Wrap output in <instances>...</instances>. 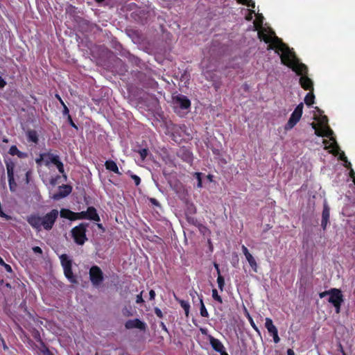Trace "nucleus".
I'll list each match as a JSON object with an SVG mask.
<instances>
[{
	"label": "nucleus",
	"mask_w": 355,
	"mask_h": 355,
	"mask_svg": "<svg viewBox=\"0 0 355 355\" xmlns=\"http://www.w3.org/2000/svg\"><path fill=\"white\" fill-rule=\"evenodd\" d=\"M339 159L345 162V166L349 169V176L352 178L354 183L355 184V172L352 168V164L348 162L347 157L343 152L340 153Z\"/></svg>",
	"instance_id": "14"
},
{
	"label": "nucleus",
	"mask_w": 355,
	"mask_h": 355,
	"mask_svg": "<svg viewBox=\"0 0 355 355\" xmlns=\"http://www.w3.org/2000/svg\"><path fill=\"white\" fill-rule=\"evenodd\" d=\"M63 107H64L63 114L69 115V109L67 108V107L64 104L63 105Z\"/></svg>",
	"instance_id": "49"
},
{
	"label": "nucleus",
	"mask_w": 355,
	"mask_h": 355,
	"mask_svg": "<svg viewBox=\"0 0 355 355\" xmlns=\"http://www.w3.org/2000/svg\"><path fill=\"white\" fill-rule=\"evenodd\" d=\"M68 120H69V122L70 125H71L72 127L75 128L76 129H77V128H77V126H76V124L73 123V121H72V119H71V116H70V115H68Z\"/></svg>",
	"instance_id": "44"
},
{
	"label": "nucleus",
	"mask_w": 355,
	"mask_h": 355,
	"mask_svg": "<svg viewBox=\"0 0 355 355\" xmlns=\"http://www.w3.org/2000/svg\"><path fill=\"white\" fill-rule=\"evenodd\" d=\"M219 353L220 354V355H228V354L225 352V348L223 349V351L219 352Z\"/></svg>",
	"instance_id": "55"
},
{
	"label": "nucleus",
	"mask_w": 355,
	"mask_h": 355,
	"mask_svg": "<svg viewBox=\"0 0 355 355\" xmlns=\"http://www.w3.org/2000/svg\"><path fill=\"white\" fill-rule=\"evenodd\" d=\"M131 178L134 180V182L137 186H138L140 184L141 180L139 176H137L136 175H132Z\"/></svg>",
	"instance_id": "36"
},
{
	"label": "nucleus",
	"mask_w": 355,
	"mask_h": 355,
	"mask_svg": "<svg viewBox=\"0 0 355 355\" xmlns=\"http://www.w3.org/2000/svg\"><path fill=\"white\" fill-rule=\"evenodd\" d=\"M57 98L60 100V103L64 105V103L63 101H62V99L60 98V97L59 96L57 95Z\"/></svg>",
	"instance_id": "58"
},
{
	"label": "nucleus",
	"mask_w": 355,
	"mask_h": 355,
	"mask_svg": "<svg viewBox=\"0 0 355 355\" xmlns=\"http://www.w3.org/2000/svg\"><path fill=\"white\" fill-rule=\"evenodd\" d=\"M54 165L57 167L59 172L62 174L64 180H66L67 175L64 174V166L62 162L60 160V158L58 159L55 164H54Z\"/></svg>",
	"instance_id": "24"
},
{
	"label": "nucleus",
	"mask_w": 355,
	"mask_h": 355,
	"mask_svg": "<svg viewBox=\"0 0 355 355\" xmlns=\"http://www.w3.org/2000/svg\"><path fill=\"white\" fill-rule=\"evenodd\" d=\"M1 264H4V261L2 259V258L0 257V265H1Z\"/></svg>",
	"instance_id": "59"
},
{
	"label": "nucleus",
	"mask_w": 355,
	"mask_h": 355,
	"mask_svg": "<svg viewBox=\"0 0 355 355\" xmlns=\"http://www.w3.org/2000/svg\"><path fill=\"white\" fill-rule=\"evenodd\" d=\"M9 153L11 155H17L19 158H23L26 156V154L19 151L16 146H12L10 148Z\"/></svg>",
	"instance_id": "20"
},
{
	"label": "nucleus",
	"mask_w": 355,
	"mask_h": 355,
	"mask_svg": "<svg viewBox=\"0 0 355 355\" xmlns=\"http://www.w3.org/2000/svg\"><path fill=\"white\" fill-rule=\"evenodd\" d=\"M273 338V340L275 343H278L280 340V338L278 336V331L275 333L274 334L271 335Z\"/></svg>",
	"instance_id": "39"
},
{
	"label": "nucleus",
	"mask_w": 355,
	"mask_h": 355,
	"mask_svg": "<svg viewBox=\"0 0 355 355\" xmlns=\"http://www.w3.org/2000/svg\"><path fill=\"white\" fill-rule=\"evenodd\" d=\"M173 103L175 107H180L181 109H188L191 105L189 100L182 95L175 96Z\"/></svg>",
	"instance_id": "11"
},
{
	"label": "nucleus",
	"mask_w": 355,
	"mask_h": 355,
	"mask_svg": "<svg viewBox=\"0 0 355 355\" xmlns=\"http://www.w3.org/2000/svg\"><path fill=\"white\" fill-rule=\"evenodd\" d=\"M46 165H48L49 163H52L53 164H55V162L60 158L58 155L54 154H49L46 155Z\"/></svg>",
	"instance_id": "26"
},
{
	"label": "nucleus",
	"mask_w": 355,
	"mask_h": 355,
	"mask_svg": "<svg viewBox=\"0 0 355 355\" xmlns=\"http://www.w3.org/2000/svg\"><path fill=\"white\" fill-rule=\"evenodd\" d=\"M3 141H4V142H8V139H3Z\"/></svg>",
	"instance_id": "62"
},
{
	"label": "nucleus",
	"mask_w": 355,
	"mask_h": 355,
	"mask_svg": "<svg viewBox=\"0 0 355 355\" xmlns=\"http://www.w3.org/2000/svg\"><path fill=\"white\" fill-rule=\"evenodd\" d=\"M105 166L106 169H107L110 171H112L115 173L121 174V173L119 171V168L115 162H114L112 160H107L105 162Z\"/></svg>",
	"instance_id": "17"
},
{
	"label": "nucleus",
	"mask_w": 355,
	"mask_h": 355,
	"mask_svg": "<svg viewBox=\"0 0 355 355\" xmlns=\"http://www.w3.org/2000/svg\"><path fill=\"white\" fill-rule=\"evenodd\" d=\"M60 179V176H57L56 178H53L50 180V184L53 186H55L58 183V180Z\"/></svg>",
	"instance_id": "40"
},
{
	"label": "nucleus",
	"mask_w": 355,
	"mask_h": 355,
	"mask_svg": "<svg viewBox=\"0 0 355 355\" xmlns=\"http://www.w3.org/2000/svg\"><path fill=\"white\" fill-rule=\"evenodd\" d=\"M150 201L152 202V204L156 205V206H158L159 205V203L157 202V200L155 198H150Z\"/></svg>",
	"instance_id": "50"
},
{
	"label": "nucleus",
	"mask_w": 355,
	"mask_h": 355,
	"mask_svg": "<svg viewBox=\"0 0 355 355\" xmlns=\"http://www.w3.org/2000/svg\"><path fill=\"white\" fill-rule=\"evenodd\" d=\"M212 177H213V176H212L211 175H207V178H208V179L209 180V181H211V182L212 181Z\"/></svg>",
	"instance_id": "56"
},
{
	"label": "nucleus",
	"mask_w": 355,
	"mask_h": 355,
	"mask_svg": "<svg viewBox=\"0 0 355 355\" xmlns=\"http://www.w3.org/2000/svg\"><path fill=\"white\" fill-rule=\"evenodd\" d=\"M150 300H154L155 297V293L153 290H150L149 292Z\"/></svg>",
	"instance_id": "47"
},
{
	"label": "nucleus",
	"mask_w": 355,
	"mask_h": 355,
	"mask_svg": "<svg viewBox=\"0 0 355 355\" xmlns=\"http://www.w3.org/2000/svg\"><path fill=\"white\" fill-rule=\"evenodd\" d=\"M161 326H162L163 330H164L166 332L168 331V329L164 322L161 323Z\"/></svg>",
	"instance_id": "54"
},
{
	"label": "nucleus",
	"mask_w": 355,
	"mask_h": 355,
	"mask_svg": "<svg viewBox=\"0 0 355 355\" xmlns=\"http://www.w3.org/2000/svg\"><path fill=\"white\" fill-rule=\"evenodd\" d=\"M28 223L35 229L40 230L43 227V216L37 214H32L27 217Z\"/></svg>",
	"instance_id": "9"
},
{
	"label": "nucleus",
	"mask_w": 355,
	"mask_h": 355,
	"mask_svg": "<svg viewBox=\"0 0 355 355\" xmlns=\"http://www.w3.org/2000/svg\"><path fill=\"white\" fill-rule=\"evenodd\" d=\"M60 216L62 218H68L71 220H76V213L67 209H62L60 210Z\"/></svg>",
	"instance_id": "18"
},
{
	"label": "nucleus",
	"mask_w": 355,
	"mask_h": 355,
	"mask_svg": "<svg viewBox=\"0 0 355 355\" xmlns=\"http://www.w3.org/2000/svg\"><path fill=\"white\" fill-rule=\"evenodd\" d=\"M85 232L86 227L84 224H80L72 229V236L78 245H83L87 240Z\"/></svg>",
	"instance_id": "5"
},
{
	"label": "nucleus",
	"mask_w": 355,
	"mask_h": 355,
	"mask_svg": "<svg viewBox=\"0 0 355 355\" xmlns=\"http://www.w3.org/2000/svg\"><path fill=\"white\" fill-rule=\"evenodd\" d=\"M76 219H87V212L81 211L80 213H76Z\"/></svg>",
	"instance_id": "34"
},
{
	"label": "nucleus",
	"mask_w": 355,
	"mask_h": 355,
	"mask_svg": "<svg viewBox=\"0 0 355 355\" xmlns=\"http://www.w3.org/2000/svg\"><path fill=\"white\" fill-rule=\"evenodd\" d=\"M208 340L212 348L217 352L223 351L225 349L223 344L217 338L211 335H208Z\"/></svg>",
	"instance_id": "12"
},
{
	"label": "nucleus",
	"mask_w": 355,
	"mask_h": 355,
	"mask_svg": "<svg viewBox=\"0 0 355 355\" xmlns=\"http://www.w3.org/2000/svg\"><path fill=\"white\" fill-rule=\"evenodd\" d=\"M200 315L202 317H208L209 315L202 299H200Z\"/></svg>",
	"instance_id": "30"
},
{
	"label": "nucleus",
	"mask_w": 355,
	"mask_h": 355,
	"mask_svg": "<svg viewBox=\"0 0 355 355\" xmlns=\"http://www.w3.org/2000/svg\"><path fill=\"white\" fill-rule=\"evenodd\" d=\"M329 214H330V209L327 205V201L324 202L323 205V211L322 214V219L323 220H329Z\"/></svg>",
	"instance_id": "22"
},
{
	"label": "nucleus",
	"mask_w": 355,
	"mask_h": 355,
	"mask_svg": "<svg viewBox=\"0 0 355 355\" xmlns=\"http://www.w3.org/2000/svg\"><path fill=\"white\" fill-rule=\"evenodd\" d=\"M328 223L329 220L322 219L321 226L324 230H326Z\"/></svg>",
	"instance_id": "43"
},
{
	"label": "nucleus",
	"mask_w": 355,
	"mask_h": 355,
	"mask_svg": "<svg viewBox=\"0 0 355 355\" xmlns=\"http://www.w3.org/2000/svg\"><path fill=\"white\" fill-rule=\"evenodd\" d=\"M155 313L156 314V315L157 317H159L160 318L163 317L162 311L157 307L155 308Z\"/></svg>",
	"instance_id": "38"
},
{
	"label": "nucleus",
	"mask_w": 355,
	"mask_h": 355,
	"mask_svg": "<svg viewBox=\"0 0 355 355\" xmlns=\"http://www.w3.org/2000/svg\"><path fill=\"white\" fill-rule=\"evenodd\" d=\"M33 252H35V253H39V254H41V253H42V249H41L40 247H37V246L34 247V248H33Z\"/></svg>",
	"instance_id": "46"
},
{
	"label": "nucleus",
	"mask_w": 355,
	"mask_h": 355,
	"mask_svg": "<svg viewBox=\"0 0 355 355\" xmlns=\"http://www.w3.org/2000/svg\"><path fill=\"white\" fill-rule=\"evenodd\" d=\"M326 295H329V302L334 306L336 313H338L343 302V295L340 291L334 288L320 293V298H323Z\"/></svg>",
	"instance_id": "3"
},
{
	"label": "nucleus",
	"mask_w": 355,
	"mask_h": 355,
	"mask_svg": "<svg viewBox=\"0 0 355 355\" xmlns=\"http://www.w3.org/2000/svg\"><path fill=\"white\" fill-rule=\"evenodd\" d=\"M245 259H247L252 269L254 272H257V264L254 257L250 254L248 256L245 257Z\"/></svg>",
	"instance_id": "23"
},
{
	"label": "nucleus",
	"mask_w": 355,
	"mask_h": 355,
	"mask_svg": "<svg viewBox=\"0 0 355 355\" xmlns=\"http://www.w3.org/2000/svg\"><path fill=\"white\" fill-rule=\"evenodd\" d=\"M214 268H216V270L217 271V274L218 275H220V269H219V266L217 263H214Z\"/></svg>",
	"instance_id": "51"
},
{
	"label": "nucleus",
	"mask_w": 355,
	"mask_h": 355,
	"mask_svg": "<svg viewBox=\"0 0 355 355\" xmlns=\"http://www.w3.org/2000/svg\"><path fill=\"white\" fill-rule=\"evenodd\" d=\"M89 277L92 284L98 286L103 279V272L99 267L92 266L89 270Z\"/></svg>",
	"instance_id": "7"
},
{
	"label": "nucleus",
	"mask_w": 355,
	"mask_h": 355,
	"mask_svg": "<svg viewBox=\"0 0 355 355\" xmlns=\"http://www.w3.org/2000/svg\"><path fill=\"white\" fill-rule=\"evenodd\" d=\"M58 216V211L57 209H53L43 216V228L46 230H51L53 227Z\"/></svg>",
	"instance_id": "8"
},
{
	"label": "nucleus",
	"mask_w": 355,
	"mask_h": 355,
	"mask_svg": "<svg viewBox=\"0 0 355 355\" xmlns=\"http://www.w3.org/2000/svg\"><path fill=\"white\" fill-rule=\"evenodd\" d=\"M249 320H250V323L251 324V326L252 327V328L257 331L258 332L259 334L260 333L259 332V330L258 329V327H257V325L255 324V323L254 322L253 320L252 319V318H249Z\"/></svg>",
	"instance_id": "37"
},
{
	"label": "nucleus",
	"mask_w": 355,
	"mask_h": 355,
	"mask_svg": "<svg viewBox=\"0 0 355 355\" xmlns=\"http://www.w3.org/2000/svg\"><path fill=\"white\" fill-rule=\"evenodd\" d=\"M200 331L202 334L207 335V329L201 328Z\"/></svg>",
	"instance_id": "52"
},
{
	"label": "nucleus",
	"mask_w": 355,
	"mask_h": 355,
	"mask_svg": "<svg viewBox=\"0 0 355 355\" xmlns=\"http://www.w3.org/2000/svg\"><path fill=\"white\" fill-rule=\"evenodd\" d=\"M242 252H243V254L245 255V257H247L249 254H250V253L248 251V248L245 245L242 246Z\"/></svg>",
	"instance_id": "42"
},
{
	"label": "nucleus",
	"mask_w": 355,
	"mask_h": 355,
	"mask_svg": "<svg viewBox=\"0 0 355 355\" xmlns=\"http://www.w3.org/2000/svg\"><path fill=\"white\" fill-rule=\"evenodd\" d=\"M86 212H87V219L93 220L95 221L100 220V218H99L98 215L97 214L96 210L95 208L90 207L87 209Z\"/></svg>",
	"instance_id": "16"
},
{
	"label": "nucleus",
	"mask_w": 355,
	"mask_h": 355,
	"mask_svg": "<svg viewBox=\"0 0 355 355\" xmlns=\"http://www.w3.org/2000/svg\"><path fill=\"white\" fill-rule=\"evenodd\" d=\"M28 175H29V172H28V171H27V172L26 173V178H27V182H28Z\"/></svg>",
	"instance_id": "60"
},
{
	"label": "nucleus",
	"mask_w": 355,
	"mask_h": 355,
	"mask_svg": "<svg viewBox=\"0 0 355 355\" xmlns=\"http://www.w3.org/2000/svg\"><path fill=\"white\" fill-rule=\"evenodd\" d=\"M8 177L12 178L14 175L15 163L11 159L6 160Z\"/></svg>",
	"instance_id": "19"
},
{
	"label": "nucleus",
	"mask_w": 355,
	"mask_h": 355,
	"mask_svg": "<svg viewBox=\"0 0 355 355\" xmlns=\"http://www.w3.org/2000/svg\"><path fill=\"white\" fill-rule=\"evenodd\" d=\"M303 105H298L291 114L287 123L284 126L285 130H291L300 120L302 114Z\"/></svg>",
	"instance_id": "4"
},
{
	"label": "nucleus",
	"mask_w": 355,
	"mask_h": 355,
	"mask_svg": "<svg viewBox=\"0 0 355 355\" xmlns=\"http://www.w3.org/2000/svg\"><path fill=\"white\" fill-rule=\"evenodd\" d=\"M57 98L60 100V103L64 105V103L63 101H62V99L60 98V97L59 96L57 95Z\"/></svg>",
	"instance_id": "57"
},
{
	"label": "nucleus",
	"mask_w": 355,
	"mask_h": 355,
	"mask_svg": "<svg viewBox=\"0 0 355 355\" xmlns=\"http://www.w3.org/2000/svg\"><path fill=\"white\" fill-rule=\"evenodd\" d=\"M6 82L0 76V89L5 87Z\"/></svg>",
	"instance_id": "45"
},
{
	"label": "nucleus",
	"mask_w": 355,
	"mask_h": 355,
	"mask_svg": "<svg viewBox=\"0 0 355 355\" xmlns=\"http://www.w3.org/2000/svg\"><path fill=\"white\" fill-rule=\"evenodd\" d=\"M287 354L288 355H295V353L291 349H288L287 351Z\"/></svg>",
	"instance_id": "53"
},
{
	"label": "nucleus",
	"mask_w": 355,
	"mask_h": 355,
	"mask_svg": "<svg viewBox=\"0 0 355 355\" xmlns=\"http://www.w3.org/2000/svg\"><path fill=\"white\" fill-rule=\"evenodd\" d=\"M96 1H98V2H102V1H103L104 0H96Z\"/></svg>",
	"instance_id": "61"
},
{
	"label": "nucleus",
	"mask_w": 355,
	"mask_h": 355,
	"mask_svg": "<svg viewBox=\"0 0 355 355\" xmlns=\"http://www.w3.org/2000/svg\"><path fill=\"white\" fill-rule=\"evenodd\" d=\"M143 302H144V300L142 298V292H141L139 295H137V299H136V302L137 304H139V303H142Z\"/></svg>",
	"instance_id": "41"
},
{
	"label": "nucleus",
	"mask_w": 355,
	"mask_h": 355,
	"mask_svg": "<svg viewBox=\"0 0 355 355\" xmlns=\"http://www.w3.org/2000/svg\"><path fill=\"white\" fill-rule=\"evenodd\" d=\"M139 153L140 155L141 160H144L147 156L148 150H147V149L144 148V149L139 150Z\"/></svg>",
	"instance_id": "35"
},
{
	"label": "nucleus",
	"mask_w": 355,
	"mask_h": 355,
	"mask_svg": "<svg viewBox=\"0 0 355 355\" xmlns=\"http://www.w3.org/2000/svg\"><path fill=\"white\" fill-rule=\"evenodd\" d=\"M26 135L28 137V140L29 141L33 142L35 144H37L38 141V135L35 130H28L26 132Z\"/></svg>",
	"instance_id": "21"
},
{
	"label": "nucleus",
	"mask_w": 355,
	"mask_h": 355,
	"mask_svg": "<svg viewBox=\"0 0 355 355\" xmlns=\"http://www.w3.org/2000/svg\"><path fill=\"white\" fill-rule=\"evenodd\" d=\"M237 1L240 3L245 5L248 7H251L252 8L255 7V3L252 0H237Z\"/></svg>",
	"instance_id": "29"
},
{
	"label": "nucleus",
	"mask_w": 355,
	"mask_h": 355,
	"mask_svg": "<svg viewBox=\"0 0 355 355\" xmlns=\"http://www.w3.org/2000/svg\"><path fill=\"white\" fill-rule=\"evenodd\" d=\"M125 327L128 329H139L141 331H146L147 325L145 322L139 319L128 320L125 324Z\"/></svg>",
	"instance_id": "10"
},
{
	"label": "nucleus",
	"mask_w": 355,
	"mask_h": 355,
	"mask_svg": "<svg viewBox=\"0 0 355 355\" xmlns=\"http://www.w3.org/2000/svg\"><path fill=\"white\" fill-rule=\"evenodd\" d=\"M254 15L256 16L253 22L254 28L255 31H258L259 38L269 44L268 49H273L280 55L284 64L289 67L297 74L301 76L300 83L302 87L304 89H313V82L306 76L307 67L300 62L294 52L275 35L270 27L263 26V17L261 14H255L254 10H250L245 15V19L250 21Z\"/></svg>",
	"instance_id": "1"
},
{
	"label": "nucleus",
	"mask_w": 355,
	"mask_h": 355,
	"mask_svg": "<svg viewBox=\"0 0 355 355\" xmlns=\"http://www.w3.org/2000/svg\"><path fill=\"white\" fill-rule=\"evenodd\" d=\"M181 307L184 310L186 316L189 315L190 305L188 302L184 300H180Z\"/></svg>",
	"instance_id": "27"
},
{
	"label": "nucleus",
	"mask_w": 355,
	"mask_h": 355,
	"mask_svg": "<svg viewBox=\"0 0 355 355\" xmlns=\"http://www.w3.org/2000/svg\"><path fill=\"white\" fill-rule=\"evenodd\" d=\"M8 183H9L10 189L11 191L14 192L17 190V183L15 182L14 175L12 176V178H10V177H8Z\"/></svg>",
	"instance_id": "28"
},
{
	"label": "nucleus",
	"mask_w": 355,
	"mask_h": 355,
	"mask_svg": "<svg viewBox=\"0 0 355 355\" xmlns=\"http://www.w3.org/2000/svg\"><path fill=\"white\" fill-rule=\"evenodd\" d=\"M265 327L270 335L278 331L277 327L273 324L272 320L269 318H266Z\"/></svg>",
	"instance_id": "15"
},
{
	"label": "nucleus",
	"mask_w": 355,
	"mask_h": 355,
	"mask_svg": "<svg viewBox=\"0 0 355 355\" xmlns=\"http://www.w3.org/2000/svg\"><path fill=\"white\" fill-rule=\"evenodd\" d=\"M193 175L197 179V181H198L197 187L198 188H201L202 187V180H201V173H195Z\"/></svg>",
	"instance_id": "33"
},
{
	"label": "nucleus",
	"mask_w": 355,
	"mask_h": 355,
	"mask_svg": "<svg viewBox=\"0 0 355 355\" xmlns=\"http://www.w3.org/2000/svg\"><path fill=\"white\" fill-rule=\"evenodd\" d=\"M60 261L62 263V266L64 269V272L65 277L71 282V283H76V279L73 275V272L71 270V261L68 258V257L66 254H62L60 257Z\"/></svg>",
	"instance_id": "6"
},
{
	"label": "nucleus",
	"mask_w": 355,
	"mask_h": 355,
	"mask_svg": "<svg viewBox=\"0 0 355 355\" xmlns=\"http://www.w3.org/2000/svg\"><path fill=\"white\" fill-rule=\"evenodd\" d=\"M71 187L69 186L64 185L60 187V190L59 192L53 195L52 198L55 200H60L68 196L71 193Z\"/></svg>",
	"instance_id": "13"
},
{
	"label": "nucleus",
	"mask_w": 355,
	"mask_h": 355,
	"mask_svg": "<svg viewBox=\"0 0 355 355\" xmlns=\"http://www.w3.org/2000/svg\"><path fill=\"white\" fill-rule=\"evenodd\" d=\"M6 268V270L8 271V272H11L12 271V268L10 267V266H9L8 264H6L4 263V264H3Z\"/></svg>",
	"instance_id": "48"
},
{
	"label": "nucleus",
	"mask_w": 355,
	"mask_h": 355,
	"mask_svg": "<svg viewBox=\"0 0 355 355\" xmlns=\"http://www.w3.org/2000/svg\"><path fill=\"white\" fill-rule=\"evenodd\" d=\"M217 283L218 288L220 289V291H223L225 285V279L223 277L221 276V275H218Z\"/></svg>",
	"instance_id": "31"
},
{
	"label": "nucleus",
	"mask_w": 355,
	"mask_h": 355,
	"mask_svg": "<svg viewBox=\"0 0 355 355\" xmlns=\"http://www.w3.org/2000/svg\"><path fill=\"white\" fill-rule=\"evenodd\" d=\"M212 297L214 298V300H215L216 301L218 302L220 304L223 302L222 298L218 294V291H216V289L212 290Z\"/></svg>",
	"instance_id": "32"
},
{
	"label": "nucleus",
	"mask_w": 355,
	"mask_h": 355,
	"mask_svg": "<svg viewBox=\"0 0 355 355\" xmlns=\"http://www.w3.org/2000/svg\"><path fill=\"white\" fill-rule=\"evenodd\" d=\"M315 120L317 123H312L311 126L315 130V133L318 136L326 137L329 138V140L324 139L323 143L326 149H330V153L334 155H338L340 148L339 146L333 137L334 132L328 125V119L326 116L319 114L314 116Z\"/></svg>",
	"instance_id": "2"
},
{
	"label": "nucleus",
	"mask_w": 355,
	"mask_h": 355,
	"mask_svg": "<svg viewBox=\"0 0 355 355\" xmlns=\"http://www.w3.org/2000/svg\"><path fill=\"white\" fill-rule=\"evenodd\" d=\"M314 94L313 93L309 92L306 94L304 98L305 103L308 105H311L314 103Z\"/></svg>",
	"instance_id": "25"
}]
</instances>
